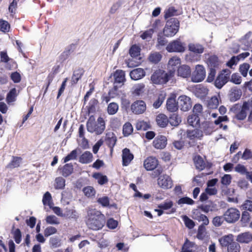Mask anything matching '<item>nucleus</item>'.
<instances>
[{
	"label": "nucleus",
	"mask_w": 252,
	"mask_h": 252,
	"mask_svg": "<svg viewBox=\"0 0 252 252\" xmlns=\"http://www.w3.org/2000/svg\"><path fill=\"white\" fill-rule=\"evenodd\" d=\"M166 49L169 52H183L185 50V44L177 39L169 43Z\"/></svg>",
	"instance_id": "7"
},
{
	"label": "nucleus",
	"mask_w": 252,
	"mask_h": 252,
	"mask_svg": "<svg viewBox=\"0 0 252 252\" xmlns=\"http://www.w3.org/2000/svg\"><path fill=\"white\" fill-rule=\"evenodd\" d=\"M233 236L232 234L224 235L219 239V241L222 247L228 246L233 242Z\"/></svg>",
	"instance_id": "26"
},
{
	"label": "nucleus",
	"mask_w": 252,
	"mask_h": 252,
	"mask_svg": "<svg viewBox=\"0 0 252 252\" xmlns=\"http://www.w3.org/2000/svg\"><path fill=\"white\" fill-rule=\"evenodd\" d=\"M122 159L124 166L128 165L133 159V155L130 153L128 149L125 148L123 150Z\"/></svg>",
	"instance_id": "16"
},
{
	"label": "nucleus",
	"mask_w": 252,
	"mask_h": 252,
	"mask_svg": "<svg viewBox=\"0 0 252 252\" xmlns=\"http://www.w3.org/2000/svg\"><path fill=\"white\" fill-rule=\"evenodd\" d=\"M168 122L173 126H178L181 122V118L176 114H173L171 115L168 120Z\"/></svg>",
	"instance_id": "35"
},
{
	"label": "nucleus",
	"mask_w": 252,
	"mask_h": 252,
	"mask_svg": "<svg viewBox=\"0 0 252 252\" xmlns=\"http://www.w3.org/2000/svg\"><path fill=\"white\" fill-rule=\"evenodd\" d=\"M83 191L85 196L88 197H92L95 194V190L94 188L91 186L85 187L83 189Z\"/></svg>",
	"instance_id": "40"
},
{
	"label": "nucleus",
	"mask_w": 252,
	"mask_h": 252,
	"mask_svg": "<svg viewBox=\"0 0 252 252\" xmlns=\"http://www.w3.org/2000/svg\"><path fill=\"white\" fill-rule=\"evenodd\" d=\"M166 94L164 93H162L158 95V98L155 100V101L153 103V106L155 108H159L162 103H163L164 100L165 99Z\"/></svg>",
	"instance_id": "38"
},
{
	"label": "nucleus",
	"mask_w": 252,
	"mask_h": 252,
	"mask_svg": "<svg viewBox=\"0 0 252 252\" xmlns=\"http://www.w3.org/2000/svg\"><path fill=\"white\" fill-rule=\"evenodd\" d=\"M65 186V180L63 177H58L55 179L54 187L56 189H63Z\"/></svg>",
	"instance_id": "42"
},
{
	"label": "nucleus",
	"mask_w": 252,
	"mask_h": 252,
	"mask_svg": "<svg viewBox=\"0 0 252 252\" xmlns=\"http://www.w3.org/2000/svg\"><path fill=\"white\" fill-rule=\"evenodd\" d=\"M240 245L235 242H233L230 243L227 247L228 252H240Z\"/></svg>",
	"instance_id": "44"
},
{
	"label": "nucleus",
	"mask_w": 252,
	"mask_h": 252,
	"mask_svg": "<svg viewBox=\"0 0 252 252\" xmlns=\"http://www.w3.org/2000/svg\"><path fill=\"white\" fill-rule=\"evenodd\" d=\"M161 58L162 56L159 52H152L149 55L148 60L151 63L156 64L160 61Z\"/></svg>",
	"instance_id": "29"
},
{
	"label": "nucleus",
	"mask_w": 252,
	"mask_h": 252,
	"mask_svg": "<svg viewBox=\"0 0 252 252\" xmlns=\"http://www.w3.org/2000/svg\"><path fill=\"white\" fill-rule=\"evenodd\" d=\"M189 50L195 53L201 54L203 52L204 48L199 44L190 43L189 45Z\"/></svg>",
	"instance_id": "32"
},
{
	"label": "nucleus",
	"mask_w": 252,
	"mask_h": 252,
	"mask_svg": "<svg viewBox=\"0 0 252 252\" xmlns=\"http://www.w3.org/2000/svg\"><path fill=\"white\" fill-rule=\"evenodd\" d=\"M172 76V73L168 75L164 71L158 69L155 71V72L151 76V80L156 84H165L169 79V78Z\"/></svg>",
	"instance_id": "4"
},
{
	"label": "nucleus",
	"mask_w": 252,
	"mask_h": 252,
	"mask_svg": "<svg viewBox=\"0 0 252 252\" xmlns=\"http://www.w3.org/2000/svg\"><path fill=\"white\" fill-rule=\"evenodd\" d=\"M46 221L48 224L52 225H58L60 223L59 219L54 215L47 216Z\"/></svg>",
	"instance_id": "45"
},
{
	"label": "nucleus",
	"mask_w": 252,
	"mask_h": 252,
	"mask_svg": "<svg viewBox=\"0 0 252 252\" xmlns=\"http://www.w3.org/2000/svg\"><path fill=\"white\" fill-rule=\"evenodd\" d=\"M186 137L190 140H200L202 138V133L198 128L189 129L186 132Z\"/></svg>",
	"instance_id": "14"
},
{
	"label": "nucleus",
	"mask_w": 252,
	"mask_h": 252,
	"mask_svg": "<svg viewBox=\"0 0 252 252\" xmlns=\"http://www.w3.org/2000/svg\"><path fill=\"white\" fill-rule=\"evenodd\" d=\"M219 97H220L219 95L212 97L208 101V108L212 109H216L219 104Z\"/></svg>",
	"instance_id": "33"
},
{
	"label": "nucleus",
	"mask_w": 252,
	"mask_h": 252,
	"mask_svg": "<svg viewBox=\"0 0 252 252\" xmlns=\"http://www.w3.org/2000/svg\"><path fill=\"white\" fill-rule=\"evenodd\" d=\"M180 23L176 18H171L166 22L163 29V34L167 37L174 36L178 32Z\"/></svg>",
	"instance_id": "3"
},
{
	"label": "nucleus",
	"mask_w": 252,
	"mask_h": 252,
	"mask_svg": "<svg viewBox=\"0 0 252 252\" xmlns=\"http://www.w3.org/2000/svg\"><path fill=\"white\" fill-rule=\"evenodd\" d=\"M158 184L159 187L164 189H170L173 186V182L171 178L167 175L160 176L158 180Z\"/></svg>",
	"instance_id": "10"
},
{
	"label": "nucleus",
	"mask_w": 252,
	"mask_h": 252,
	"mask_svg": "<svg viewBox=\"0 0 252 252\" xmlns=\"http://www.w3.org/2000/svg\"><path fill=\"white\" fill-rule=\"evenodd\" d=\"M192 245L193 244L187 240L183 247L182 252H193L192 250L190 249V248L192 247Z\"/></svg>",
	"instance_id": "64"
},
{
	"label": "nucleus",
	"mask_w": 252,
	"mask_h": 252,
	"mask_svg": "<svg viewBox=\"0 0 252 252\" xmlns=\"http://www.w3.org/2000/svg\"><path fill=\"white\" fill-rule=\"evenodd\" d=\"M193 219L198 221H202L203 224L205 225H207L209 223L207 216L201 214L198 210H196L193 212Z\"/></svg>",
	"instance_id": "22"
},
{
	"label": "nucleus",
	"mask_w": 252,
	"mask_h": 252,
	"mask_svg": "<svg viewBox=\"0 0 252 252\" xmlns=\"http://www.w3.org/2000/svg\"><path fill=\"white\" fill-rule=\"evenodd\" d=\"M207 63L210 69H211V68L214 69H215V68H218L220 65L218 59L215 56L210 57L208 59Z\"/></svg>",
	"instance_id": "30"
},
{
	"label": "nucleus",
	"mask_w": 252,
	"mask_h": 252,
	"mask_svg": "<svg viewBox=\"0 0 252 252\" xmlns=\"http://www.w3.org/2000/svg\"><path fill=\"white\" fill-rule=\"evenodd\" d=\"M78 154V150L77 149L72 151L69 154L65 157L63 159L64 163L68 162L70 160H74L76 159Z\"/></svg>",
	"instance_id": "54"
},
{
	"label": "nucleus",
	"mask_w": 252,
	"mask_h": 252,
	"mask_svg": "<svg viewBox=\"0 0 252 252\" xmlns=\"http://www.w3.org/2000/svg\"><path fill=\"white\" fill-rule=\"evenodd\" d=\"M42 202L44 205H48L50 208H52L53 204L52 202V196L49 192L47 191L44 194Z\"/></svg>",
	"instance_id": "36"
},
{
	"label": "nucleus",
	"mask_w": 252,
	"mask_h": 252,
	"mask_svg": "<svg viewBox=\"0 0 252 252\" xmlns=\"http://www.w3.org/2000/svg\"><path fill=\"white\" fill-rule=\"evenodd\" d=\"M93 160V155L89 151H86L82 154L80 158L79 161L83 164H87L90 163Z\"/></svg>",
	"instance_id": "24"
},
{
	"label": "nucleus",
	"mask_w": 252,
	"mask_h": 252,
	"mask_svg": "<svg viewBox=\"0 0 252 252\" xmlns=\"http://www.w3.org/2000/svg\"><path fill=\"white\" fill-rule=\"evenodd\" d=\"M194 203V201L188 197H182L177 201L178 204L181 206L184 204L192 205Z\"/></svg>",
	"instance_id": "48"
},
{
	"label": "nucleus",
	"mask_w": 252,
	"mask_h": 252,
	"mask_svg": "<svg viewBox=\"0 0 252 252\" xmlns=\"http://www.w3.org/2000/svg\"><path fill=\"white\" fill-rule=\"evenodd\" d=\"M105 223L104 215L95 209H89L88 211L86 224L92 230H98L101 229Z\"/></svg>",
	"instance_id": "1"
},
{
	"label": "nucleus",
	"mask_w": 252,
	"mask_h": 252,
	"mask_svg": "<svg viewBox=\"0 0 252 252\" xmlns=\"http://www.w3.org/2000/svg\"><path fill=\"white\" fill-rule=\"evenodd\" d=\"M179 103L181 110L183 111H187L191 107L190 98L186 95H181L179 98Z\"/></svg>",
	"instance_id": "11"
},
{
	"label": "nucleus",
	"mask_w": 252,
	"mask_h": 252,
	"mask_svg": "<svg viewBox=\"0 0 252 252\" xmlns=\"http://www.w3.org/2000/svg\"><path fill=\"white\" fill-rule=\"evenodd\" d=\"M180 63L181 60L179 57L174 56L171 58L168 63V68L170 71V73H171L172 74L175 71L177 66L180 64Z\"/></svg>",
	"instance_id": "17"
},
{
	"label": "nucleus",
	"mask_w": 252,
	"mask_h": 252,
	"mask_svg": "<svg viewBox=\"0 0 252 252\" xmlns=\"http://www.w3.org/2000/svg\"><path fill=\"white\" fill-rule=\"evenodd\" d=\"M158 164V160L154 157H148L144 161V167L148 171L155 169Z\"/></svg>",
	"instance_id": "12"
},
{
	"label": "nucleus",
	"mask_w": 252,
	"mask_h": 252,
	"mask_svg": "<svg viewBox=\"0 0 252 252\" xmlns=\"http://www.w3.org/2000/svg\"><path fill=\"white\" fill-rule=\"evenodd\" d=\"M12 234L15 242L17 244H20L22 238V234L20 229L18 228L13 229L12 231Z\"/></svg>",
	"instance_id": "46"
},
{
	"label": "nucleus",
	"mask_w": 252,
	"mask_h": 252,
	"mask_svg": "<svg viewBox=\"0 0 252 252\" xmlns=\"http://www.w3.org/2000/svg\"><path fill=\"white\" fill-rule=\"evenodd\" d=\"M82 74L83 71L82 70L78 69L75 71L71 78L72 84H76L79 80L81 78Z\"/></svg>",
	"instance_id": "43"
},
{
	"label": "nucleus",
	"mask_w": 252,
	"mask_h": 252,
	"mask_svg": "<svg viewBox=\"0 0 252 252\" xmlns=\"http://www.w3.org/2000/svg\"><path fill=\"white\" fill-rule=\"evenodd\" d=\"M241 95V92L236 89H232L230 94V98L232 101L238 99Z\"/></svg>",
	"instance_id": "53"
},
{
	"label": "nucleus",
	"mask_w": 252,
	"mask_h": 252,
	"mask_svg": "<svg viewBox=\"0 0 252 252\" xmlns=\"http://www.w3.org/2000/svg\"><path fill=\"white\" fill-rule=\"evenodd\" d=\"M57 229L53 226H48L46 227L44 231V234L45 237H48L52 234H54L57 232Z\"/></svg>",
	"instance_id": "61"
},
{
	"label": "nucleus",
	"mask_w": 252,
	"mask_h": 252,
	"mask_svg": "<svg viewBox=\"0 0 252 252\" xmlns=\"http://www.w3.org/2000/svg\"><path fill=\"white\" fill-rule=\"evenodd\" d=\"M93 177L97 180L98 183L100 185H104L108 182L107 176L101 174L95 173L93 175Z\"/></svg>",
	"instance_id": "37"
},
{
	"label": "nucleus",
	"mask_w": 252,
	"mask_h": 252,
	"mask_svg": "<svg viewBox=\"0 0 252 252\" xmlns=\"http://www.w3.org/2000/svg\"><path fill=\"white\" fill-rule=\"evenodd\" d=\"M119 109V105L115 102L110 103L107 107V112L109 115L115 114Z\"/></svg>",
	"instance_id": "39"
},
{
	"label": "nucleus",
	"mask_w": 252,
	"mask_h": 252,
	"mask_svg": "<svg viewBox=\"0 0 252 252\" xmlns=\"http://www.w3.org/2000/svg\"><path fill=\"white\" fill-rule=\"evenodd\" d=\"M229 119L227 116H219L216 120L214 122L216 125H219L220 128H222L223 125L222 124V122H228Z\"/></svg>",
	"instance_id": "52"
},
{
	"label": "nucleus",
	"mask_w": 252,
	"mask_h": 252,
	"mask_svg": "<svg viewBox=\"0 0 252 252\" xmlns=\"http://www.w3.org/2000/svg\"><path fill=\"white\" fill-rule=\"evenodd\" d=\"M208 90L204 87H201L197 89L196 92V95L200 98H203L208 94Z\"/></svg>",
	"instance_id": "57"
},
{
	"label": "nucleus",
	"mask_w": 252,
	"mask_h": 252,
	"mask_svg": "<svg viewBox=\"0 0 252 252\" xmlns=\"http://www.w3.org/2000/svg\"><path fill=\"white\" fill-rule=\"evenodd\" d=\"M206 76L204 67L201 65H197L191 75V81L193 82H200L203 80Z\"/></svg>",
	"instance_id": "6"
},
{
	"label": "nucleus",
	"mask_w": 252,
	"mask_h": 252,
	"mask_svg": "<svg viewBox=\"0 0 252 252\" xmlns=\"http://www.w3.org/2000/svg\"><path fill=\"white\" fill-rule=\"evenodd\" d=\"M199 208L205 213H208L209 211H214L215 207L212 202H210L207 204L201 205L199 207Z\"/></svg>",
	"instance_id": "51"
},
{
	"label": "nucleus",
	"mask_w": 252,
	"mask_h": 252,
	"mask_svg": "<svg viewBox=\"0 0 252 252\" xmlns=\"http://www.w3.org/2000/svg\"><path fill=\"white\" fill-rule=\"evenodd\" d=\"M166 108L171 112H175L178 110V103L176 102L175 97H170L167 99Z\"/></svg>",
	"instance_id": "19"
},
{
	"label": "nucleus",
	"mask_w": 252,
	"mask_h": 252,
	"mask_svg": "<svg viewBox=\"0 0 252 252\" xmlns=\"http://www.w3.org/2000/svg\"><path fill=\"white\" fill-rule=\"evenodd\" d=\"M86 126L88 132L100 135L105 129V122L101 117H99L95 121L94 117L91 116L87 122Z\"/></svg>",
	"instance_id": "2"
},
{
	"label": "nucleus",
	"mask_w": 252,
	"mask_h": 252,
	"mask_svg": "<svg viewBox=\"0 0 252 252\" xmlns=\"http://www.w3.org/2000/svg\"><path fill=\"white\" fill-rule=\"evenodd\" d=\"M17 95V91L15 88H13L10 90L6 96V100L8 103L13 102L15 100Z\"/></svg>",
	"instance_id": "41"
},
{
	"label": "nucleus",
	"mask_w": 252,
	"mask_h": 252,
	"mask_svg": "<svg viewBox=\"0 0 252 252\" xmlns=\"http://www.w3.org/2000/svg\"><path fill=\"white\" fill-rule=\"evenodd\" d=\"M194 162L196 168L199 170H202L205 167L206 164L203 159L200 156H195L194 158Z\"/></svg>",
	"instance_id": "28"
},
{
	"label": "nucleus",
	"mask_w": 252,
	"mask_h": 252,
	"mask_svg": "<svg viewBox=\"0 0 252 252\" xmlns=\"http://www.w3.org/2000/svg\"><path fill=\"white\" fill-rule=\"evenodd\" d=\"M73 170V165L71 164H66L63 168V175L67 177L70 175Z\"/></svg>",
	"instance_id": "47"
},
{
	"label": "nucleus",
	"mask_w": 252,
	"mask_h": 252,
	"mask_svg": "<svg viewBox=\"0 0 252 252\" xmlns=\"http://www.w3.org/2000/svg\"><path fill=\"white\" fill-rule=\"evenodd\" d=\"M230 76L229 71L223 70L220 74L215 81L214 85L218 89H221L228 81Z\"/></svg>",
	"instance_id": "8"
},
{
	"label": "nucleus",
	"mask_w": 252,
	"mask_h": 252,
	"mask_svg": "<svg viewBox=\"0 0 252 252\" xmlns=\"http://www.w3.org/2000/svg\"><path fill=\"white\" fill-rule=\"evenodd\" d=\"M230 81L236 85H239L242 82V77L237 73H234L231 75Z\"/></svg>",
	"instance_id": "62"
},
{
	"label": "nucleus",
	"mask_w": 252,
	"mask_h": 252,
	"mask_svg": "<svg viewBox=\"0 0 252 252\" xmlns=\"http://www.w3.org/2000/svg\"><path fill=\"white\" fill-rule=\"evenodd\" d=\"M199 121V118L196 114L190 115L188 118V123L193 127H196Z\"/></svg>",
	"instance_id": "31"
},
{
	"label": "nucleus",
	"mask_w": 252,
	"mask_h": 252,
	"mask_svg": "<svg viewBox=\"0 0 252 252\" xmlns=\"http://www.w3.org/2000/svg\"><path fill=\"white\" fill-rule=\"evenodd\" d=\"M22 159L19 157H13L11 162L7 165L8 168H14L20 166Z\"/></svg>",
	"instance_id": "50"
},
{
	"label": "nucleus",
	"mask_w": 252,
	"mask_h": 252,
	"mask_svg": "<svg viewBox=\"0 0 252 252\" xmlns=\"http://www.w3.org/2000/svg\"><path fill=\"white\" fill-rule=\"evenodd\" d=\"M9 29L10 25L8 22L3 20H0V31L6 32H9Z\"/></svg>",
	"instance_id": "56"
},
{
	"label": "nucleus",
	"mask_w": 252,
	"mask_h": 252,
	"mask_svg": "<svg viewBox=\"0 0 252 252\" xmlns=\"http://www.w3.org/2000/svg\"><path fill=\"white\" fill-rule=\"evenodd\" d=\"M250 66V64L247 63H243L240 66L239 71L244 77L247 76Z\"/></svg>",
	"instance_id": "59"
},
{
	"label": "nucleus",
	"mask_w": 252,
	"mask_h": 252,
	"mask_svg": "<svg viewBox=\"0 0 252 252\" xmlns=\"http://www.w3.org/2000/svg\"><path fill=\"white\" fill-rule=\"evenodd\" d=\"M129 75L131 79L138 80L141 79L145 75V72L141 68H137L130 71Z\"/></svg>",
	"instance_id": "18"
},
{
	"label": "nucleus",
	"mask_w": 252,
	"mask_h": 252,
	"mask_svg": "<svg viewBox=\"0 0 252 252\" xmlns=\"http://www.w3.org/2000/svg\"><path fill=\"white\" fill-rule=\"evenodd\" d=\"M144 85L143 84H138L135 86L134 88V90L133 91V94L135 95H139L142 93H143V90L144 88Z\"/></svg>",
	"instance_id": "60"
},
{
	"label": "nucleus",
	"mask_w": 252,
	"mask_h": 252,
	"mask_svg": "<svg viewBox=\"0 0 252 252\" xmlns=\"http://www.w3.org/2000/svg\"><path fill=\"white\" fill-rule=\"evenodd\" d=\"M183 220L184 221L185 225L189 229H192L194 226V221L190 219L187 216H182Z\"/></svg>",
	"instance_id": "58"
},
{
	"label": "nucleus",
	"mask_w": 252,
	"mask_h": 252,
	"mask_svg": "<svg viewBox=\"0 0 252 252\" xmlns=\"http://www.w3.org/2000/svg\"><path fill=\"white\" fill-rule=\"evenodd\" d=\"M199 130H200L202 133V137L204 134L206 135L210 134L213 131V129L208 122L202 123L199 127Z\"/></svg>",
	"instance_id": "23"
},
{
	"label": "nucleus",
	"mask_w": 252,
	"mask_h": 252,
	"mask_svg": "<svg viewBox=\"0 0 252 252\" xmlns=\"http://www.w3.org/2000/svg\"><path fill=\"white\" fill-rule=\"evenodd\" d=\"M131 109L132 112L135 114H142L146 109V103L143 100L136 101L132 104Z\"/></svg>",
	"instance_id": "9"
},
{
	"label": "nucleus",
	"mask_w": 252,
	"mask_h": 252,
	"mask_svg": "<svg viewBox=\"0 0 252 252\" xmlns=\"http://www.w3.org/2000/svg\"><path fill=\"white\" fill-rule=\"evenodd\" d=\"M231 176L229 174H225L221 179V183L225 186L229 185L231 182Z\"/></svg>",
	"instance_id": "63"
},
{
	"label": "nucleus",
	"mask_w": 252,
	"mask_h": 252,
	"mask_svg": "<svg viewBox=\"0 0 252 252\" xmlns=\"http://www.w3.org/2000/svg\"><path fill=\"white\" fill-rule=\"evenodd\" d=\"M191 70L190 67L187 65L181 66L178 69V75L183 78H188L190 76Z\"/></svg>",
	"instance_id": "21"
},
{
	"label": "nucleus",
	"mask_w": 252,
	"mask_h": 252,
	"mask_svg": "<svg viewBox=\"0 0 252 252\" xmlns=\"http://www.w3.org/2000/svg\"><path fill=\"white\" fill-rule=\"evenodd\" d=\"M250 104L249 102H244L241 110L236 115V118L239 120H244L247 115V112L250 110Z\"/></svg>",
	"instance_id": "15"
},
{
	"label": "nucleus",
	"mask_w": 252,
	"mask_h": 252,
	"mask_svg": "<svg viewBox=\"0 0 252 252\" xmlns=\"http://www.w3.org/2000/svg\"><path fill=\"white\" fill-rule=\"evenodd\" d=\"M156 122L158 126L164 127L168 124V119L165 115L159 114L157 116Z\"/></svg>",
	"instance_id": "27"
},
{
	"label": "nucleus",
	"mask_w": 252,
	"mask_h": 252,
	"mask_svg": "<svg viewBox=\"0 0 252 252\" xmlns=\"http://www.w3.org/2000/svg\"><path fill=\"white\" fill-rule=\"evenodd\" d=\"M123 134L125 136L129 135L133 131V127L129 123H126L123 126Z\"/></svg>",
	"instance_id": "49"
},
{
	"label": "nucleus",
	"mask_w": 252,
	"mask_h": 252,
	"mask_svg": "<svg viewBox=\"0 0 252 252\" xmlns=\"http://www.w3.org/2000/svg\"><path fill=\"white\" fill-rule=\"evenodd\" d=\"M114 77L116 83L123 84L126 81L125 73L122 70H117L114 74Z\"/></svg>",
	"instance_id": "25"
},
{
	"label": "nucleus",
	"mask_w": 252,
	"mask_h": 252,
	"mask_svg": "<svg viewBox=\"0 0 252 252\" xmlns=\"http://www.w3.org/2000/svg\"><path fill=\"white\" fill-rule=\"evenodd\" d=\"M240 216V211L235 208L228 209L223 214V219L227 223H233L237 221Z\"/></svg>",
	"instance_id": "5"
},
{
	"label": "nucleus",
	"mask_w": 252,
	"mask_h": 252,
	"mask_svg": "<svg viewBox=\"0 0 252 252\" xmlns=\"http://www.w3.org/2000/svg\"><path fill=\"white\" fill-rule=\"evenodd\" d=\"M140 50L139 46L133 45L129 50V54L132 57H137L140 55Z\"/></svg>",
	"instance_id": "55"
},
{
	"label": "nucleus",
	"mask_w": 252,
	"mask_h": 252,
	"mask_svg": "<svg viewBox=\"0 0 252 252\" xmlns=\"http://www.w3.org/2000/svg\"><path fill=\"white\" fill-rule=\"evenodd\" d=\"M106 140L107 141L110 146L113 147L116 142V137L115 136L113 132L109 131L106 134Z\"/></svg>",
	"instance_id": "34"
},
{
	"label": "nucleus",
	"mask_w": 252,
	"mask_h": 252,
	"mask_svg": "<svg viewBox=\"0 0 252 252\" xmlns=\"http://www.w3.org/2000/svg\"><path fill=\"white\" fill-rule=\"evenodd\" d=\"M167 145V139L163 135L157 136L153 142V146L157 149H163Z\"/></svg>",
	"instance_id": "13"
},
{
	"label": "nucleus",
	"mask_w": 252,
	"mask_h": 252,
	"mask_svg": "<svg viewBox=\"0 0 252 252\" xmlns=\"http://www.w3.org/2000/svg\"><path fill=\"white\" fill-rule=\"evenodd\" d=\"M236 240L241 243H248L252 240V234L245 232L238 235Z\"/></svg>",
	"instance_id": "20"
}]
</instances>
